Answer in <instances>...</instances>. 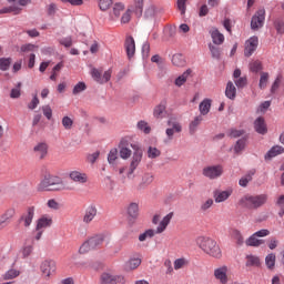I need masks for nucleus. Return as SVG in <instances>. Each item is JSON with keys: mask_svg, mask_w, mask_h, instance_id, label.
<instances>
[{"mask_svg": "<svg viewBox=\"0 0 284 284\" xmlns=\"http://www.w3.org/2000/svg\"><path fill=\"white\" fill-rule=\"evenodd\" d=\"M21 82H18L16 88L11 89L10 97L11 99H19L21 97Z\"/></svg>", "mask_w": 284, "mask_h": 284, "instance_id": "nucleus-50", "label": "nucleus"}, {"mask_svg": "<svg viewBox=\"0 0 284 284\" xmlns=\"http://www.w3.org/2000/svg\"><path fill=\"white\" fill-rule=\"evenodd\" d=\"M203 176H206V179H219L223 176V165L217 164V165H211V166H205L202 171Z\"/></svg>", "mask_w": 284, "mask_h": 284, "instance_id": "nucleus-8", "label": "nucleus"}, {"mask_svg": "<svg viewBox=\"0 0 284 284\" xmlns=\"http://www.w3.org/2000/svg\"><path fill=\"white\" fill-rule=\"evenodd\" d=\"M118 159H119V150L111 149L108 154V162L110 163V165H114Z\"/></svg>", "mask_w": 284, "mask_h": 284, "instance_id": "nucleus-43", "label": "nucleus"}, {"mask_svg": "<svg viewBox=\"0 0 284 284\" xmlns=\"http://www.w3.org/2000/svg\"><path fill=\"white\" fill-rule=\"evenodd\" d=\"M69 179H71L73 183H80V184L88 183V174L80 171H71L69 173Z\"/></svg>", "mask_w": 284, "mask_h": 284, "instance_id": "nucleus-18", "label": "nucleus"}, {"mask_svg": "<svg viewBox=\"0 0 284 284\" xmlns=\"http://www.w3.org/2000/svg\"><path fill=\"white\" fill-rule=\"evenodd\" d=\"M88 87L85 85V82H79L74 88H73V94H80V92H84V90Z\"/></svg>", "mask_w": 284, "mask_h": 284, "instance_id": "nucleus-62", "label": "nucleus"}, {"mask_svg": "<svg viewBox=\"0 0 284 284\" xmlns=\"http://www.w3.org/2000/svg\"><path fill=\"white\" fill-rule=\"evenodd\" d=\"M38 190H40V192H61L65 190V184L61 178L48 175L40 182Z\"/></svg>", "mask_w": 284, "mask_h": 284, "instance_id": "nucleus-1", "label": "nucleus"}, {"mask_svg": "<svg viewBox=\"0 0 284 284\" xmlns=\"http://www.w3.org/2000/svg\"><path fill=\"white\" fill-rule=\"evenodd\" d=\"M275 30L277 34H284V21L281 19L275 20L274 22Z\"/></svg>", "mask_w": 284, "mask_h": 284, "instance_id": "nucleus-58", "label": "nucleus"}, {"mask_svg": "<svg viewBox=\"0 0 284 284\" xmlns=\"http://www.w3.org/2000/svg\"><path fill=\"white\" fill-rule=\"evenodd\" d=\"M42 110V114L45 116V119H48V121H50V119H52V108H50V105H43L41 108Z\"/></svg>", "mask_w": 284, "mask_h": 284, "instance_id": "nucleus-60", "label": "nucleus"}, {"mask_svg": "<svg viewBox=\"0 0 284 284\" xmlns=\"http://www.w3.org/2000/svg\"><path fill=\"white\" fill-rule=\"evenodd\" d=\"M146 154L150 159H159L161 156V150L155 146H149Z\"/></svg>", "mask_w": 284, "mask_h": 284, "instance_id": "nucleus-46", "label": "nucleus"}, {"mask_svg": "<svg viewBox=\"0 0 284 284\" xmlns=\"http://www.w3.org/2000/svg\"><path fill=\"white\" fill-rule=\"evenodd\" d=\"M233 192L232 189H227L226 191L216 190L213 192V199L215 203H225L232 196Z\"/></svg>", "mask_w": 284, "mask_h": 284, "instance_id": "nucleus-14", "label": "nucleus"}, {"mask_svg": "<svg viewBox=\"0 0 284 284\" xmlns=\"http://www.w3.org/2000/svg\"><path fill=\"white\" fill-rule=\"evenodd\" d=\"M120 156L124 161H128V159L132 156V150H130V148H120Z\"/></svg>", "mask_w": 284, "mask_h": 284, "instance_id": "nucleus-54", "label": "nucleus"}, {"mask_svg": "<svg viewBox=\"0 0 284 284\" xmlns=\"http://www.w3.org/2000/svg\"><path fill=\"white\" fill-rule=\"evenodd\" d=\"M19 276V271L17 270H9L4 275V281H12V278H17Z\"/></svg>", "mask_w": 284, "mask_h": 284, "instance_id": "nucleus-57", "label": "nucleus"}, {"mask_svg": "<svg viewBox=\"0 0 284 284\" xmlns=\"http://www.w3.org/2000/svg\"><path fill=\"white\" fill-rule=\"evenodd\" d=\"M144 17L145 19H154V17H156V7L154 6L148 7L144 12Z\"/></svg>", "mask_w": 284, "mask_h": 284, "instance_id": "nucleus-51", "label": "nucleus"}, {"mask_svg": "<svg viewBox=\"0 0 284 284\" xmlns=\"http://www.w3.org/2000/svg\"><path fill=\"white\" fill-rule=\"evenodd\" d=\"M52 225L51 217L42 216L38 220L36 230L39 232V230H45V227H50Z\"/></svg>", "mask_w": 284, "mask_h": 284, "instance_id": "nucleus-26", "label": "nucleus"}, {"mask_svg": "<svg viewBox=\"0 0 284 284\" xmlns=\"http://www.w3.org/2000/svg\"><path fill=\"white\" fill-rule=\"evenodd\" d=\"M233 241H235L236 245L241 246L245 244V237H243V233L239 230H233L231 233Z\"/></svg>", "mask_w": 284, "mask_h": 284, "instance_id": "nucleus-30", "label": "nucleus"}, {"mask_svg": "<svg viewBox=\"0 0 284 284\" xmlns=\"http://www.w3.org/2000/svg\"><path fill=\"white\" fill-rule=\"evenodd\" d=\"M258 48V37L254 36L251 37L246 42H245V49H244V54L246 57H252L254 52H256V49Z\"/></svg>", "mask_w": 284, "mask_h": 284, "instance_id": "nucleus-12", "label": "nucleus"}, {"mask_svg": "<svg viewBox=\"0 0 284 284\" xmlns=\"http://www.w3.org/2000/svg\"><path fill=\"white\" fill-rule=\"evenodd\" d=\"M166 105L165 102H161L153 110V116L155 119H163V113L165 112Z\"/></svg>", "mask_w": 284, "mask_h": 284, "instance_id": "nucleus-34", "label": "nucleus"}, {"mask_svg": "<svg viewBox=\"0 0 284 284\" xmlns=\"http://www.w3.org/2000/svg\"><path fill=\"white\" fill-rule=\"evenodd\" d=\"M145 0H133V10L138 17L143 14V6Z\"/></svg>", "mask_w": 284, "mask_h": 284, "instance_id": "nucleus-36", "label": "nucleus"}, {"mask_svg": "<svg viewBox=\"0 0 284 284\" xmlns=\"http://www.w3.org/2000/svg\"><path fill=\"white\" fill-rule=\"evenodd\" d=\"M212 108V101L210 100H203L201 103H200V112L201 114H203L205 116V114H209L210 113V109Z\"/></svg>", "mask_w": 284, "mask_h": 284, "instance_id": "nucleus-38", "label": "nucleus"}, {"mask_svg": "<svg viewBox=\"0 0 284 284\" xmlns=\"http://www.w3.org/2000/svg\"><path fill=\"white\" fill-rule=\"evenodd\" d=\"M97 214H99V209H97V205L90 204L84 211L83 223L90 225L97 219Z\"/></svg>", "mask_w": 284, "mask_h": 284, "instance_id": "nucleus-11", "label": "nucleus"}, {"mask_svg": "<svg viewBox=\"0 0 284 284\" xmlns=\"http://www.w3.org/2000/svg\"><path fill=\"white\" fill-rule=\"evenodd\" d=\"M254 128L258 134H267V124H265L264 118H257L254 122Z\"/></svg>", "mask_w": 284, "mask_h": 284, "instance_id": "nucleus-20", "label": "nucleus"}, {"mask_svg": "<svg viewBox=\"0 0 284 284\" xmlns=\"http://www.w3.org/2000/svg\"><path fill=\"white\" fill-rule=\"evenodd\" d=\"M33 219H34V206H29L27 211L19 219V223H22L24 227H30V225H32Z\"/></svg>", "mask_w": 284, "mask_h": 284, "instance_id": "nucleus-13", "label": "nucleus"}, {"mask_svg": "<svg viewBox=\"0 0 284 284\" xmlns=\"http://www.w3.org/2000/svg\"><path fill=\"white\" fill-rule=\"evenodd\" d=\"M14 214H17L14 209H8L2 215H0V230H3V227H8V225H10V221L14 219Z\"/></svg>", "mask_w": 284, "mask_h": 284, "instance_id": "nucleus-15", "label": "nucleus"}, {"mask_svg": "<svg viewBox=\"0 0 284 284\" xmlns=\"http://www.w3.org/2000/svg\"><path fill=\"white\" fill-rule=\"evenodd\" d=\"M261 265V260L256 255L246 256V267H258Z\"/></svg>", "mask_w": 284, "mask_h": 284, "instance_id": "nucleus-35", "label": "nucleus"}, {"mask_svg": "<svg viewBox=\"0 0 284 284\" xmlns=\"http://www.w3.org/2000/svg\"><path fill=\"white\" fill-rule=\"evenodd\" d=\"M130 219H139V203L132 202L126 209Z\"/></svg>", "mask_w": 284, "mask_h": 284, "instance_id": "nucleus-27", "label": "nucleus"}, {"mask_svg": "<svg viewBox=\"0 0 284 284\" xmlns=\"http://www.w3.org/2000/svg\"><path fill=\"white\" fill-rule=\"evenodd\" d=\"M265 203H267V194H260V195L246 194L242 196L239 201V205L241 207H245V210H258V207H263Z\"/></svg>", "mask_w": 284, "mask_h": 284, "instance_id": "nucleus-2", "label": "nucleus"}, {"mask_svg": "<svg viewBox=\"0 0 284 284\" xmlns=\"http://www.w3.org/2000/svg\"><path fill=\"white\" fill-rule=\"evenodd\" d=\"M225 97L227 99H231V101H234V99H236V87L234 85V82H227L225 89Z\"/></svg>", "mask_w": 284, "mask_h": 284, "instance_id": "nucleus-25", "label": "nucleus"}, {"mask_svg": "<svg viewBox=\"0 0 284 284\" xmlns=\"http://www.w3.org/2000/svg\"><path fill=\"white\" fill-rule=\"evenodd\" d=\"M140 265H141V258L133 257L125 263V270L126 272H131L132 270H136Z\"/></svg>", "mask_w": 284, "mask_h": 284, "instance_id": "nucleus-31", "label": "nucleus"}, {"mask_svg": "<svg viewBox=\"0 0 284 284\" xmlns=\"http://www.w3.org/2000/svg\"><path fill=\"white\" fill-rule=\"evenodd\" d=\"M153 182L154 175L152 173H144L138 187L139 190H145V187H148V185H152Z\"/></svg>", "mask_w": 284, "mask_h": 284, "instance_id": "nucleus-23", "label": "nucleus"}, {"mask_svg": "<svg viewBox=\"0 0 284 284\" xmlns=\"http://www.w3.org/2000/svg\"><path fill=\"white\" fill-rule=\"evenodd\" d=\"M100 284H114V275L110 273H103L100 277Z\"/></svg>", "mask_w": 284, "mask_h": 284, "instance_id": "nucleus-44", "label": "nucleus"}, {"mask_svg": "<svg viewBox=\"0 0 284 284\" xmlns=\"http://www.w3.org/2000/svg\"><path fill=\"white\" fill-rule=\"evenodd\" d=\"M34 156L38 159H43L48 156V144L45 142H40L33 148Z\"/></svg>", "mask_w": 284, "mask_h": 284, "instance_id": "nucleus-19", "label": "nucleus"}, {"mask_svg": "<svg viewBox=\"0 0 284 284\" xmlns=\"http://www.w3.org/2000/svg\"><path fill=\"white\" fill-rule=\"evenodd\" d=\"M40 270L45 278H50L57 272V263L52 260H47L42 262Z\"/></svg>", "mask_w": 284, "mask_h": 284, "instance_id": "nucleus-10", "label": "nucleus"}, {"mask_svg": "<svg viewBox=\"0 0 284 284\" xmlns=\"http://www.w3.org/2000/svg\"><path fill=\"white\" fill-rule=\"evenodd\" d=\"M265 265L268 270H274V265H276V255L274 253L266 255Z\"/></svg>", "mask_w": 284, "mask_h": 284, "instance_id": "nucleus-39", "label": "nucleus"}, {"mask_svg": "<svg viewBox=\"0 0 284 284\" xmlns=\"http://www.w3.org/2000/svg\"><path fill=\"white\" fill-rule=\"evenodd\" d=\"M284 153V148L281 145L273 146L265 155V159H274V156H278V154Z\"/></svg>", "mask_w": 284, "mask_h": 284, "instance_id": "nucleus-29", "label": "nucleus"}, {"mask_svg": "<svg viewBox=\"0 0 284 284\" xmlns=\"http://www.w3.org/2000/svg\"><path fill=\"white\" fill-rule=\"evenodd\" d=\"M138 130H140L144 134H150V132H152V128H150V124H148V122L143 120L138 122Z\"/></svg>", "mask_w": 284, "mask_h": 284, "instance_id": "nucleus-45", "label": "nucleus"}, {"mask_svg": "<svg viewBox=\"0 0 284 284\" xmlns=\"http://www.w3.org/2000/svg\"><path fill=\"white\" fill-rule=\"evenodd\" d=\"M211 38L215 45H223L225 41V36L219 31V29H212L211 30Z\"/></svg>", "mask_w": 284, "mask_h": 284, "instance_id": "nucleus-21", "label": "nucleus"}, {"mask_svg": "<svg viewBox=\"0 0 284 284\" xmlns=\"http://www.w3.org/2000/svg\"><path fill=\"white\" fill-rule=\"evenodd\" d=\"M21 7L17 6V4H12L10 7H4L0 10V14H21Z\"/></svg>", "mask_w": 284, "mask_h": 284, "instance_id": "nucleus-28", "label": "nucleus"}, {"mask_svg": "<svg viewBox=\"0 0 284 284\" xmlns=\"http://www.w3.org/2000/svg\"><path fill=\"white\" fill-rule=\"evenodd\" d=\"M265 24V9H258L251 19V29L260 30Z\"/></svg>", "mask_w": 284, "mask_h": 284, "instance_id": "nucleus-9", "label": "nucleus"}, {"mask_svg": "<svg viewBox=\"0 0 284 284\" xmlns=\"http://www.w3.org/2000/svg\"><path fill=\"white\" fill-rule=\"evenodd\" d=\"M124 49L128 59H132V57H134L136 52V43L134 42V38L132 36L126 37L124 42Z\"/></svg>", "mask_w": 284, "mask_h": 284, "instance_id": "nucleus-16", "label": "nucleus"}, {"mask_svg": "<svg viewBox=\"0 0 284 284\" xmlns=\"http://www.w3.org/2000/svg\"><path fill=\"white\" fill-rule=\"evenodd\" d=\"M268 81H270V73L262 72L260 78V83H258L260 89L265 90V88H267Z\"/></svg>", "mask_w": 284, "mask_h": 284, "instance_id": "nucleus-41", "label": "nucleus"}, {"mask_svg": "<svg viewBox=\"0 0 284 284\" xmlns=\"http://www.w3.org/2000/svg\"><path fill=\"white\" fill-rule=\"evenodd\" d=\"M196 243L200 250L204 251L209 256L221 258V247L216 241L212 240V237L200 236L197 237Z\"/></svg>", "mask_w": 284, "mask_h": 284, "instance_id": "nucleus-3", "label": "nucleus"}, {"mask_svg": "<svg viewBox=\"0 0 284 284\" xmlns=\"http://www.w3.org/2000/svg\"><path fill=\"white\" fill-rule=\"evenodd\" d=\"M111 6H112V0H100L99 1V8L103 12H105V10H110Z\"/></svg>", "mask_w": 284, "mask_h": 284, "instance_id": "nucleus-59", "label": "nucleus"}, {"mask_svg": "<svg viewBox=\"0 0 284 284\" xmlns=\"http://www.w3.org/2000/svg\"><path fill=\"white\" fill-rule=\"evenodd\" d=\"M91 77L97 81L98 83H103V80H101V71L98 69H92Z\"/></svg>", "mask_w": 284, "mask_h": 284, "instance_id": "nucleus-63", "label": "nucleus"}, {"mask_svg": "<svg viewBox=\"0 0 284 284\" xmlns=\"http://www.w3.org/2000/svg\"><path fill=\"white\" fill-rule=\"evenodd\" d=\"M190 74H192V70H186L182 75L178 77L175 79V85L178 88H181V85H184V83L187 81V77H190Z\"/></svg>", "mask_w": 284, "mask_h": 284, "instance_id": "nucleus-37", "label": "nucleus"}, {"mask_svg": "<svg viewBox=\"0 0 284 284\" xmlns=\"http://www.w3.org/2000/svg\"><path fill=\"white\" fill-rule=\"evenodd\" d=\"M22 256L24 258H28V256H30L32 254V252H34V246L32 244H26L22 250Z\"/></svg>", "mask_w": 284, "mask_h": 284, "instance_id": "nucleus-52", "label": "nucleus"}, {"mask_svg": "<svg viewBox=\"0 0 284 284\" xmlns=\"http://www.w3.org/2000/svg\"><path fill=\"white\" fill-rule=\"evenodd\" d=\"M250 70L251 72H261V70H263V64L258 60L252 61L250 63Z\"/></svg>", "mask_w": 284, "mask_h": 284, "instance_id": "nucleus-53", "label": "nucleus"}, {"mask_svg": "<svg viewBox=\"0 0 284 284\" xmlns=\"http://www.w3.org/2000/svg\"><path fill=\"white\" fill-rule=\"evenodd\" d=\"M172 63L176 68H183L185 67V57H183L181 53H176L172 57Z\"/></svg>", "mask_w": 284, "mask_h": 284, "instance_id": "nucleus-33", "label": "nucleus"}, {"mask_svg": "<svg viewBox=\"0 0 284 284\" xmlns=\"http://www.w3.org/2000/svg\"><path fill=\"white\" fill-rule=\"evenodd\" d=\"M132 145H139V143H132V138L124 136L120 140L119 149H121V148H132Z\"/></svg>", "mask_w": 284, "mask_h": 284, "instance_id": "nucleus-42", "label": "nucleus"}, {"mask_svg": "<svg viewBox=\"0 0 284 284\" xmlns=\"http://www.w3.org/2000/svg\"><path fill=\"white\" fill-rule=\"evenodd\" d=\"M264 236H270V230L262 229L253 233L248 239L245 240L246 247H261V245H265Z\"/></svg>", "mask_w": 284, "mask_h": 284, "instance_id": "nucleus-5", "label": "nucleus"}, {"mask_svg": "<svg viewBox=\"0 0 284 284\" xmlns=\"http://www.w3.org/2000/svg\"><path fill=\"white\" fill-rule=\"evenodd\" d=\"M89 241L91 242L93 250H99V247H101V245H103V243L105 241V235L97 234V235L89 237Z\"/></svg>", "mask_w": 284, "mask_h": 284, "instance_id": "nucleus-22", "label": "nucleus"}, {"mask_svg": "<svg viewBox=\"0 0 284 284\" xmlns=\"http://www.w3.org/2000/svg\"><path fill=\"white\" fill-rule=\"evenodd\" d=\"M132 150L134 152L130 162L128 176H132V174H134V170L139 168L141 161L143 160V150L141 149V145L133 144Z\"/></svg>", "mask_w": 284, "mask_h": 284, "instance_id": "nucleus-6", "label": "nucleus"}, {"mask_svg": "<svg viewBox=\"0 0 284 284\" xmlns=\"http://www.w3.org/2000/svg\"><path fill=\"white\" fill-rule=\"evenodd\" d=\"M62 125H63L64 130H72V128L74 125V120H72V118L65 115L62 118Z\"/></svg>", "mask_w": 284, "mask_h": 284, "instance_id": "nucleus-48", "label": "nucleus"}, {"mask_svg": "<svg viewBox=\"0 0 284 284\" xmlns=\"http://www.w3.org/2000/svg\"><path fill=\"white\" fill-rule=\"evenodd\" d=\"M201 121H203V116L199 115L190 123L191 134H194V132H196V128H199V125H201Z\"/></svg>", "mask_w": 284, "mask_h": 284, "instance_id": "nucleus-47", "label": "nucleus"}, {"mask_svg": "<svg viewBox=\"0 0 284 284\" xmlns=\"http://www.w3.org/2000/svg\"><path fill=\"white\" fill-rule=\"evenodd\" d=\"M253 174H254V172H250L248 174L242 176L239 181V185H241V187H247V183H250V181H252Z\"/></svg>", "mask_w": 284, "mask_h": 284, "instance_id": "nucleus-49", "label": "nucleus"}, {"mask_svg": "<svg viewBox=\"0 0 284 284\" xmlns=\"http://www.w3.org/2000/svg\"><path fill=\"white\" fill-rule=\"evenodd\" d=\"M210 52L213 59H221V49L219 47H214L213 44H209Z\"/></svg>", "mask_w": 284, "mask_h": 284, "instance_id": "nucleus-55", "label": "nucleus"}, {"mask_svg": "<svg viewBox=\"0 0 284 284\" xmlns=\"http://www.w3.org/2000/svg\"><path fill=\"white\" fill-rule=\"evenodd\" d=\"M213 205H214V200L207 199L206 201L202 202L200 210L201 212H207V210H210V207H212Z\"/></svg>", "mask_w": 284, "mask_h": 284, "instance_id": "nucleus-56", "label": "nucleus"}, {"mask_svg": "<svg viewBox=\"0 0 284 284\" xmlns=\"http://www.w3.org/2000/svg\"><path fill=\"white\" fill-rule=\"evenodd\" d=\"M125 10V4L122 2H116L113 6L112 12H111V19H119L121 17V13Z\"/></svg>", "mask_w": 284, "mask_h": 284, "instance_id": "nucleus-24", "label": "nucleus"}, {"mask_svg": "<svg viewBox=\"0 0 284 284\" xmlns=\"http://www.w3.org/2000/svg\"><path fill=\"white\" fill-rule=\"evenodd\" d=\"M10 65H12V58H0V70L2 72L10 70Z\"/></svg>", "mask_w": 284, "mask_h": 284, "instance_id": "nucleus-40", "label": "nucleus"}, {"mask_svg": "<svg viewBox=\"0 0 284 284\" xmlns=\"http://www.w3.org/2000/svg\"><path fill=\"white\" fill-rule=\"evenodd\" d=\"M227 266H220L214 270V276L221 284H227Z\"/></svg>", "mask_w": 284, "mask_h": 284, "instance_id": "nucleus-17", "label": "nucleus"}, {"mask_svg": "<svg viewBox=\"0 0 284 284\" xmlns=\"http://www.w3.org/2000/svg\"><path fill=\"white\" fill-rule=\"evenodd\" d=\"M174 216V212H171L166 214L162 221L159 223L156 230H146L144 233L139 235V241L143 243L144 241H148V239L154 237V234H163L164 230H168V226L170 225V222L172 221Z\"/></svg>", "mask_w": 284, "mask_h": 284, "instance_id": "nucleus-4", "label": "nucleus"}, {"mask_svg": "<svg viewBox=\"0 0 284 284\" xmlns=\"http://www.w3.org/2000/svg\"><path fill=\"white\" fill-rule=\"evenodd\" d=\"M166 130L165 134L169 139V141H172L174 139V134H181L183 132V126L181 125V122L176 120V118H170L166 122Z\"/></svg>", "mask_w": 284, "mask_h": 284, "instance_id": "nucleus-7", "label": "nucleus"}, {"mask_svg": "<svg viewBox=\"0 0 284 284\" xmlns=\"http://www.w3.org/2000/svg\"><path fill=\"white\" fill-rule=\"evenodd\" d=\"M235 152H243V150H245V139H241L236 142L235 148H234Z\"/></svg>", "mask_w": 284, "mask_h": 284, "instance_id": "nucleus-64", "label": "nucleus"}, {"mask_svg": "<svg viewBox=\"0 0 284 284\" xmlns=\"http://www.w3.org/2000/svg\"><path fill=\"white\" fill-rule=\"evenodd\" d=\"M39 95L33 94V98L31 100V102L28 104L29 110H37V108L39 106Z\"/></svg>", "mask_w": 284, "mask_h": 284, "instance_id": "nucleus-61", "label": "nucleus"}, {"mask_svg": "<svg viewBox=\"0 0 284 284\" xmlns=\"http://www.w3.org/2000/svg\"><path fill=\"white\" fill-rule=\"evenodd\" d=\"M92 251H94V246H92V242H90V239L84 241L79 247V254H88Z\"/></svg>", "mask_w": 284, "mask_h": 284, "instance_id": "nucleus-32", "label": "nucleus"}]
</instances>
